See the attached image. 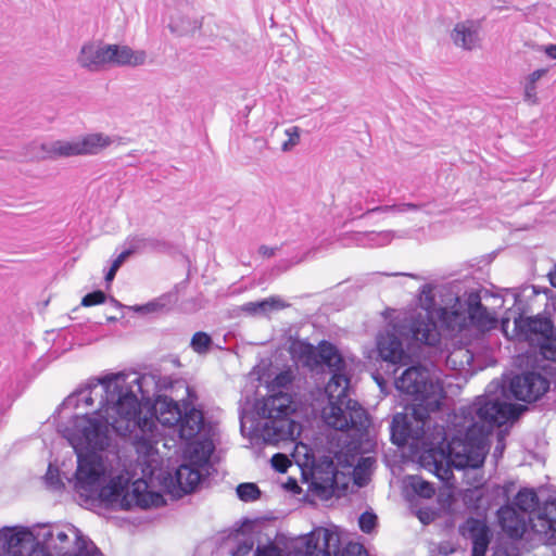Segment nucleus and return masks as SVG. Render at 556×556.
I'll return each instance as SVG.
<instances>
[{"instance_id": "1", "label": "nucleus", "mask_w": 556, "mask_h": 556, "mask_svg": "<svg viewBox=\"0 0 556 556\" xmlns=\"http://www.w3.org/2000/svg\"><path fill=\"white\" fill-rule=\"evenodd\" d=\"M144 379V377H136L132 381L128 382L123 374L97 378L91 380L84 389L68 395L63 401L62 407L64 409L77 408L80 402L86 406H91L93 404L92 391L101 386L100 407L93 413L94 416L91 417L88 413L80 416H87L91 420L105 425L108 429L111 427L121 437H127L138 427H141L143 430H150L153 426L151 419L138 418L136 416L139 408L137 393H141L142 399H149L142 390ZM77 416L74 415L67 422L60 424L59 431L61 432V428L67 426Z\"/></svg>"}, {"instance_id": "2", "label": "nucleus", "mask_w": 556, "mask_h": 556, "mask_svg": "<svg viewBox=\"0 0 556 556\" xmlns=\"http://www.w3.org/2000/svg\"><path fill=\"white\" fill-rule=\"evenodd\" d=\"M61 433L77 456L76 471L67 481L80 496L93 500L97 489L106 481V468L98 452L110 445L108 427L87 416H77L61 428Z\"/></svg>"}, {"instance_id": "3", "label": "nucleus", "mask_w": 556, "mask_h": 556, "mask_svg": "<svg viewBox=\"0 0 556 556\" xmlns=\"http://www.w3.org/2000/svg\"><path fill=\"white\" fill-rule=\"evenodd\" d=\"M526 409L527 407L523 405L505 403L498 397L478 396L471 405L464 408L465 418L471 419V424L466 430V439L479 445L495 427L517 419ZM458 446L459 451H455L454 446L448 447L451 464L454 468L477 469L483 465L485 458L483 448L473 446L471 443H459Z\"/></svg>"}, {"instance_id": "4", "label": "nucleus", "mask_w": 556, "mask_h": 556, "mask_svg": "<svg viewBox=\"0 0 556 556\" xmlns=\"http://www.w3.org/2000/svg\"><path fill=\"white\" fill-rule=\"evenodd\" d=\"M527 291H530L531 295L539 293L535 287H526L522 292L515 289L510 291L514 304L502 317V330L508 337L509 321L513 320V338L536 345L545 359L556 362V328L549 317L541 314L527 316L529 305L523 300V293Z\"/></svg>"}, {"instance_id": "5", "label": "nucleus", "mask_w": 556, "mask_h": 556, "mask_svg": "<svg viewBox=\"0 0 556 556\" xmlns=\"http://www.w3.org/2000/svg\"><path fill=\"white\" fill-rule=\"evenodd\" d=\"M350 384L348 371L330 377L325 387L328 405L323 408V418L334 430L353 429L363 434L369 426L368 415L357 401L349 397Z\"/></svg>"}, {"instance_id": "6", "label": "nucleus", "mask_w": 556, "mask_h": 556, "mask_svg": "<svg viewBox=\"0 0 556 556\" xmlns=\"http://www.w3.org/2000/svg\"><path fill=\"white\" fill-rule=\"evenodd\" d=\"M395 387L414 397L413 415L418 420L429 418L431 413L440 409L443 388L427 367L420 364L407 367L396 378Z\"/></svg>"}, {"instance_id": "7", "label": "nucleus", "mask_w": 556, "mask_h": 556, "mask_svg": "<svg viewBox=\"0 0 556 556\" xmlns=\"http://www.w3.org/2000/svg\"><path fill=\"white\" fill-rule=\"evenodd\" d=\"M292 396L282 391L271 392L256 404L260 417L265 419L262 433L265 441L279 442L290 439L293 434L294 422L290 415L295 412Z\"/></svg>"}, {"instance_id": "8", "label": "nucleus", "mask_w": 556, "mask_h": 556, "mask_svg": "<svg viewBox=\"0 0 556 556\" xmlns=\"http://www.w3.org/2000/svg\"><path fill=\"white\" fill-rule=\"evenodd\" d=\"M54 556H103L94 543L75 526L42 527L37 534Z\"/></svg>"}, {"instance_id": "9", "label": "nucleus", "mask_w": 556, "mask_h": 556, "mask_svg": "<svg viewBox=\"0 0 556 556\" xmlns=\"http://www.w3.org/2000/svg\"><path fill=\"white\" fill-rule=\"evenodd\" d=\"M294 556H369L363 544L349 542L341 548L337 531L319 527L311 531L299 542Z\"/></svg>"}, {"instance_id": "10", "label": "nucleus", "mask_w": 556, "mask_h": 556, "mask_svg": "<svg viewBox=\"0 0 556 556\" xmlns=\"http://www.w3.org/2000/svg\"><path fill=\"white\" fill-rule=\"evenodd\" d=\"M548 389L549 381L544 376L534 371H526L510 379L508 390L500 383H490L484 395L498 397L502 402L507 403L502 397H507V393H509L518 401L530 403L538 401Z\"/></svg>"}, {"instance_id": "11", "label": "nucleus", "mask_w": 556, "mask_h": 556, "mask_svg": "<svg viewBox=\"0 0 556 556\" xmlns=\"http://www.w3.org/2000/svg\"><path fill=\"white\" fill-rule=\"evenodd\" d=\"M113 142L112 138L101 134H88L74 140H55L41 143L42 159H62L80 155H96Z\"/></svg>"}, {"instance_id": "12", "label": "nucleus", "mask_w": 556, "mask_h": 556, "mask_svg": "<svg viewBox=\"0 0 556 556\" xmlns=\"http://www.w3.org/2000/svg\"><path fill=\"white\" fill-rule=\"evenodd\" d=\"M137 412L136 416L138 418L151 419L153 426L150 430L138 427L129 435L134 434L136 441H142L144 445H150L157 424L169 428L178 425L184 414V404L180 405L167 395H157L151 408L143 416L140 404Z\"/></svg>"}, {"instance_id": "13", "label": "nucleus", "mask_w": 556, "mask_h": 556, "mask_svg": "<svg viewBox=\"0 0 556 556\" xmlns=\"http://www.w3.org/2000/svg\"><path fill=\"white\" fill-rule=\"evenodd\" d=\"M292 352L307 366H327L331 376L348 371L345 359L329 341L323 340L317 348L309 342L296 341L292 344Z\"/></svg>"}, {"instance_id": "14", "label": "nucleus", "mask_w": 556, "mask_h": 556, "mask_svg": "<svg viewBox=\"0 0 556 556\" xmlns=\"http://www.w3.org/2000/svg\"><path fill=\"white\" fill-rule=\"evenodd\" d=\"M402 334L413 341L433 346L440 341L437 323L428 314H417L402 325Z\"/></svg>"}, {"instance_id": "15", "label": "nucleus", "mask_w": 556, "mask_h": 556, "mask_svg": "<svg viewBox=\"0 0 556 556\" xmlns=\"http://www.w3.org/2000/svg\"><path fill=\"white\" fill-rule=\"evenodd\" d=\"M428 419L418 420L413 414L410 418L406 414H396L390 426L392 442L404 446L409 440H421L426 434L425 427Z\"/></svg>"}, {"instance_id": "16", "label": "nucleus", "mask_w": 556, "mask_h": 556, "mask_svg": "<svg viewBox=\"0 0 556 556\" xmlns=\"http://www.w3.org/2000/svg\"><path fill=\"white\" fill-rule=\"evenodd\" d=\"M128 486V479L124 476L113 477L109 483L101 484L94 492V498H99L102 503L106 505H118L122 509L128 510L132 506V500H130V494L126 492ZM134 495L131 498H138V491L134 489Z\"/></svg>"}, {"instance_id": "17", "label": "nucleus", "mask_w": 556, "mask_h": 556, "mask_svg": "<svg viewBox=\"0 0 556 556\" xmlns=\"http://www.w3.org/2000/svg\"><path fill=\"white\" fill-rule=\"evenodd\" d=\"M482 20L467 18L456 23L451 30L452 42L465 51L480 48L482 41Z\"/></svg>"}, {"instance_id": "18", "label": "nucleus", "mask_w": 556, "mask_h": 556, "mask_svg": "<svg viewBox=\"0 0 556 556\" xmlns=\"http://www.w3.org/2000/svg\"><path fill=\"white\" fill-rule=\"evenodd\" d=\"M464 306L470 323L480 330H491L497 325L495 312L489 311L481 303L480 291H470L464 294Z\"/></svg>"}, {"instance_id": "19", "label": "nucleus", "mask_w": 556, "mask_h": 556, "mask_svg": "<svg viewBox=\"0 0 556 556\" xmlns=\"http://www.w3.org/2000/svg\"><path fill=\"white\" fill-rule=\"evenodd\" d=\"M108 43L102 41H87L77 54V64L79 67L91 72L99 73L109 68Z\"/></svg>"}, {"instance_id": "20", "label": "nucleus", "mask_w": 556, "mask_h": 556, "mask_svg": "<svg viewBox=\"0 0 556 556\" xmlns=\"http://www.w3.org/2000/svg\"><path fill=\"white\" fill-rule=\"evenodd\" d=\"M337 472L332 460H329L325 467H314L309 484L311 491L321 500H329L333 495L337 486Z\"/></svg>"}, {"instance_id": "21", "label": "nucleus", "mask_w": 556, "mask_h": 556, "mask_svg": "<svg viewBox=\"0 0 556 556\" xmlns=\"http://www.w3.org/2000/svg\"><path fill=\"white\" fill-rule=\"evenodd\" d=\"M462 534L472 541L471 556H485L491 541V531L486 522L468 518L460 528Z\"/></svg>"}, {"instance_id": "22", "label": "nucleus", "mask_w": 556, "mask_h": 556, "mask_svg": "<svg viewBox=\"0 0 556 556\" xmlns=\"http://www.w3.org/2000/svg\"><path fill=\"white\" fill-rule=\"evenodd\" d=\"M377 350L380 358L392 366L406 365L409 359L408 354L403 349L402 341L389 331L378 336Z\"/></svg>"}, {"instance_id": "23", "label": "nucleus", "mask_w": 556, "mask_h": 556, "mask_svg": "<svg viewBox=\"0 0 556 556\" xmlns=\"http://www.w3.org/2000/svg\"><path fill=\"white\" fill-rule=\"evenodd\" d=\"M34 535L28 529L4 528L0 530V546L12 556H24L33 546Z\"/></svg>"}, {"instance_id": "24", "label": "nucleus", "mask_w": 556, "mask_h": 556, "mask_svg": "<svg viewBox=\"0 0 556 556\" xmlns=\"http://www.w3.org/2000/svg\"><path fill=\"white\" fill-rule=\"evenodd\" d=\"M532 529L544 536L545 543L556 545V501L548 500L532 520Z\"/></svg>"}, {"instance_id": "25", "label": "nucleus", "mask_w": 556, "mask_h": 556, "mask_svg": "<svg viewBox=\"0 0 556 556\" xmlns=\"http://www.w3.org/2000/svg\"><path fill=\"white\" fill-rule=\"evenodd\" d=\"M109 67L112 66H140L146 63L147 53L143 50H134L125 45L108 43Z\"/></svg>"}, {"instance_id": "26", "label": "nucleus", "mask_w": 556, "mask_h": 556, "mask_svg": "<svg viewBox=\"0 0 556 556\" xmlns=\"http://www.w3.org/2000/svg\"><path fill=\"white\" fill-rule=\"evenodd\" d=\"M502 530L511 539H521L527 530L525 515L514 506L507 504L497 511Z\"/></svg>"}, {"instance_id": "27", "label": "nucleus", "mask_w": 556, "mask_h": 556, "mask_svg": "<svg viewBox=\"0 0 556 556\" xmlns=\"http://www.w3.org/2000/svg\"><path fill=\"white\" fill-rule=\"evenodd\" d=\"M204 426V416L202 410L190 407V403L184 402V414L178 421L179 438L189 441L195 438Z\"/></svg>"}, {"instance_id": "28", "label": "nucleus", "mask_w": 556, "mask_h": 556, "mask_svg": "<svg viewBox=\"0 0 556 556\" xmlns=\"http://www.w3.org/2000/svg\"><path fill=\"white\" fill-rule=\"evenodd\" d=\"M425 206V204L420 203H401V204H391V205H380L372 208H368L366 212L362 213L363 206L359 199H352L350 206V214L354 217H363L372 213H404L406 211H419Z\"/></svg>"}, {"instance_id": "29", "label": "nucleus", "mask_w": 556, "mask_h": 556, "mask_svg": "<svg viewBox=\"0 0 556 556\" xmlns=\"http://www.w3.org/2000/svg\"><path fill=\"white\" fill-rule=\"evenodd\" d=\"M202 468L190 464H182L175 473L178 488L185 493H191L202 479Z\"/></svg>"}, {"instance_id": "30", "label": "nucleus", "mask_w": 556, "mask_h": 556, "mask_svg": "<svg viewBox=\"0 0 556 556\" xmlns=\"http://www.w3.org/2000/svg\"><path fill=\"white\" fill-rule=\"evenodd\" d=\"M286 304L276 296H270L261 301L248 302L241 306V311L251 316H266L273 311L281 309Z\"/></svg>"}, {"instance_id": "31", "label": "nucleus", "mask_w": 556, "mask_h": 556, "mask_svg": "<svg viewBox=\"0 0 556 556\" xmlns=\"http://www.w3.org/2000/svg\"><path fill=\"white\" fill-rule=\"evenodd\" d=\"M168 27L173 34L188 36L193 35L201 28V21L185 15H178L170 20Z\"/></svg>"}, {"instance_id": "32", "label": "nucleus", "mask_w": 556, "mask_h": 556, "mask_svg": "<svg viewBox=\"0 0 556 556\" xmlns=\"http://www.w3.org/2000/svg\"><path fill=\"white\" fill-rule=\"evenodd\" d=\"M214 451L212 442H199L193 447L190 456V463L204 470L210 466V458Z\"/></svg>"}, {"instance_id": "33", "label": "nucleus", "mask_w": 556, "mask_h": 556, "mask_svg": "<svg viewBox=\"0 0 556 556\" xmlns=\"http://www.w3.org/2000/svg\"><path fill=\"white\" fill-rule=\"evenodd\" d=\"M515 505L525 515L539 505V496L532 489L523 488L516 494Z\"/></svg>"}, {"instance_id": "34", "label": "nucleus", "mask_w": 556, "mask_h": 556, "mask_svg": "<svg viewBox=\"0 0 556 556\" xmlns=\"http://www.w3.org/2000/svg\"><path fill=\"white\" fill-rule=\"evenodd\" d=\"M128 245L131 248L134 253L144 252L148 250H159L166 247L164 241L155 238H146L136 236L128 240Z\"/></svg>"}, {"instance_id": "35", "label": "nucleus", "mask_w": 556, "mask_h": 556, "mask_svg": "<svg viewBox=\"0 0 556 556\" xmlns=\"http://www.w3.org/2000/svg\"><path fill=\"white\" fill-rule=\"evenodd\" d=\"M408 480H409V486L413 489V491L418 496L424 497V498H431L434 495V493H435L434 486L430 482L424 480L421 477L409 476Z\"/></svg>"}, {"instance_id": "36", "label": "nucleus", "mask_w": 556, "mask_h": 556, "mask_svg": "<svg viewBox=\"0 0 556 556\" xmlns=\"http://www.w3.org/2000/svg\"><path fill=\"white\" fill-rule=\"evenodd\" d=\"M238 497L243 502H254L261 497V490L255 483H240L236 489Z\"/></svg>"}, {"instance_id": "37", "label": "nucleus", "mask_w": 556, "mask_h": 556, "mask_svg": "<svg viewBox=\"0 0 556 556\" xmlns=\"http://www.w3.org/2000/svg\"><path fill=\"white\" fill-rule=\"evenodd\" d=\"M370 247H383L389 244L395 237V231L383 230V231H368L365 233Z\"/></svg>"}, {"instance_id": "38", "label": "nucleus", "mask_w": 556, "mask_h": 556, "mask_svg": "<svg viewBox=\"0 0 556 556\" xmlns=\"http://www.w3.org/2000/svg\"><path fill=\"white\" fill-rule=\"evenodd\" d=\"M212 343V338L206 332L198 331L193 334L190 345L194 352L204 354L208 352Z\"/></svg>"}, {"instance_id": "39", "label": "nucleus", "mask_w": 556, "mask_h": 556, "mask_svg": "<svg viewBox=\"0 0 556 556\" xmlns=\"http://www.w3.org/2000/svg\"><path fill=\"white\" fill-rule=\"evenodd\" d=\"M45 481L48 488L54 491H60L64 489V483L60 478V471L58 468L53 467L51 464L48 467V470L45 476Z\"/></svg>"}, {"instance_id": "40", "label": "nucleus", "mask_w": 556, "mask_h": 556, "mask_svg": "<svg viewBox=\"0 0 556 556\" xmlns=\"http://www.w3.org/2000/svg\"><path fill=\"white\" fill-rule=\"evenodd\" d=\"M285 134L288 137V140L281 144V150L283 152H289L300 142V128L298 126H292L287 128Z\"/></svg>"}, {"instance_id": "41", "label": "nucleus", "mask_w": 556, "mask_h": 556, "mask_svg": "<svg viewBox=\"0 0 556 556\" xmlns=\"http://www.w3.org/2000/svg\"><path fill=\"white\" fill-rule=\"evenodd\" d=\"M428 457L432 458V463H433V473L440 479V480H447L450 478V476H452V470H451V467L448 464H444V457L442 456V458L440 460H437L433 455H429Z\"/></svg>"}, {"instance_id": "42", "label": "nucleus", "mask_w": 556, "mask_h": 556, "mask_svg": "<svg viewBox=\"0 0 556 556\" xmlns=\"http://www.w3.org/2000/svg\"><path fill=\"white\" fill-rule=\"evenodd\" d=\"M377 525V516L374 513L365 511L358 518V526L364 533H370Z\"/></svg>"}, {"instance_id": "43", "label": "nucleus", "mask_w": 556, "mask_h": 556, "mask_svg": "<svg viewBox=\"0 0 556 556\" xmlns=\"http://www.w3.org/2000/svg\"><path fill=\"white\" fill-rule=\"evenodd\" d=\"M106 300V295L103 291L97 290L86 294L81 300V305L89 307L98 304L104 303Z\"/></svg>"}, {"instance_id": "44", "label": "nucleus", "mask_w": 556, "mask_h": 556, "mask_svg": "<svg viewBox=\"0 0 556 556\" xmlns=\"http://www.w3.org/2000/svg\"><path fill=\"white\" fill-rule=\"evenodd\" d=\"M254 541L251 538H244L238 541L236 548L232 551V556H247L253 548Z\"/></svg>"}, {"instance_id": "45", "label": "nucleus", "mask_w": 556, "mask_h": 556, "mask_svg": "<svg viewBox=\"0 0 556 556\" xmlns=\"http://www.w3.org/2000/svg\"><path fill=\"white\" fill-rule=\"evenodd\" d=\"M271 466L278 472L283 473L288 470V467L290 466V460L286 455L277 453L271 457Z\"/></svg>"}, {"instance_id": "46", "label": "nucleus", "mask_w": 556, "mask_h": 556, "mask_svg": "<svg viewBox=\"0 0 556 556\" xmlns=\"http://www.w3.org/2000/svg\"><path fill=\"white\" fill-rule=\"evenodd\" d=\"M26 556H54L50 549L45 547V544L37 539V542L33 543V546L26 552Z\"/></svg>"}, {"instance_id": "47", "label": "nucleus", "mask_w": 556, "mask_h": 556, "mask_svg": "<svg viewBox=\"0 0 556 556\" xmlns=\"http://www.w3.org/2000/svg\"><path fill=\"white\" fill-rule=\"evenodd\" d=\"M255 556H282V553L278 546L268 544L264 546H257Z\"/></svg>"}, {"instance_id": "48", "label": "nucleus", "mask_w": 556, "mask_h": 556, "mask_svg": "<svg viewBox=\"0 0 556 556\" xmlns=\"http://www.w3.org/2000/svg\"><path fill=\"white\" fill-rule=\"evenodd\" d=\"M291 383V377L288 372H281L276 376V378L273 381V388L271 392H277L276 388L281 390L282 388H286L288 384Z\"/></svg>"}, {"instance_id": "49", "label": "nucleus", "mask_w": 556, "mask_h": 556, "mask_svg": "<svg viewBox=\"0 0 556 556\" xmlns=\"http://www.w3.org/2000/svg\"><path fill=\"white\" fill-rule=\"evenodd\" d=\"M309 253H311V252H306V253H304V255H303V256H301V257H294V258H292V260H290V261H288V260H282V261H280V262H279V264L277 265V268H278L279 270H281V271H286V270H288L291 266L296 265V264H300V263H302L304 260H306V257H307V255H308Z\"/></svg>"}, {"instance_id": "50", "label": "nucleus", "mask_w": 556, "mask_h": 556, "mask_svg": "<svg viewBox=\"0 0 556 556\" xmlns=\"http://www.w3.org/2000/svg\"><path fill=\"white\" fill-rule=\"evenodd\" d=\"M547 68H539L533 71L529 76L527 77L526 84L536 86V81L540 80L543 76L547 74Z\"/></svg>"}, {"instance_id": "51", "label": "nucleus", "mask_w": 556, "mask_h": 556, "mask_svg": "<svg viewBox=\"0 0 556 556\" xmlns=\"http://www.w3.org/2000/svg\"><path fill=\"white\" fill-rule=\"evenodd\" d=\"M525 100L531 103H536V86L525 85Z\"/></svg>"}, {"instance_id": "52", "label": "nucleus", "mask_w": 556, "mask_h": 556, "mask_svg": "<svg viewBox=\"0 0 556 556\" xmlns=\"http://www.w3.org/2000/svg\"><path fill=\"white\" fill-rule=\"evenodd\" d=\"M165 306L164 303L161 301H151L142 306H140L138 309L143 311L147 313L156 312L159 309H162Z\"/></svg>"}, {"instance_id": "53", "label": "nucleus", "mask_w": 556, "mask_h": 556, "mask_svg": "<svg viewBox=\"0 0 556 556\" xmlns=\"http://www.w3.org/2000/svg\"><path fill=\"white\" fill-rule=\"evenodd\" d=\"M131 254H134V252L131 251V248L128 245V249H126L125 251H123L112 263V265H114L115 267L119 268L123 263L126 261V258L128 256H130Z\"/></svg>"}, {"instance_id": "54", "label": "nucleus", "mask_w": 556, "mask_h": 556, "mask_svg": "<svg viewBox=\"0 0 556 556\" xmlns=\"http://www.w3.org/2000/svg\"><path fill=\"white\" fill-rule=\"evenodd\" d=\"M505 448V442L503 437H498L497 444L494 447L493 456L495 458L502 457Z\"/></svg>"}, {"instance_id": "55", "label": "nucleus", "mask_w": 556, "mask_h": 556, "mask_svg": "<svg viewBox=\"0 0 556 556\" xmlns=\"http://www.w3.org/2000/svg\"><path fill=\"white\" fill-rule=\"evenodd\" d=\"M277 250V248H270L263 244L258 248V253L264 257H271L276 254Z\"/></svg>"}, {"instance_id": "56", "label": "nucleus", "mask_w": 556, "mask_h": 556, "mask_svg": "<svg viewBox=\"0 0 556 556\" xmlns=\"http://www.w3.org/2000/svg\"><path fill=\"white\" fill-rule=\"evenodd\" d=\"M454 552L455 548L448 542H444L439 545V553L441 555L447 556Z\"/></svg>"}, {"instance_id": "57", "label": "nucleus", "mask_w": 556, "mask_h": 556, "mask_svg": "<svg viewBox=\"0 0 556 556\" xmlns=\"http://www.w3.org/2000/svg\"><path fill=\"white\" fill-rule=\"evenodd\" d=\"M543 49H544L545 54L549 59L556 60V45L555 43H551V45L544 46Z\"/></svg>"}, {"instance_id": "58", "label": "nucleus", "mask_w": 556, "mask_h": 556, "mask_svg": "<svg viewBox=\"0 0 556 556\" xmlns=\"http://www.w3.org/2000/svg\"><path fill=\"white\" fill-rule=\"evenodd\" d=\"M117 270H118L117 267H115L114 265H111L109 271L105 275V281L111 282L114 279Z\"/></svg>"}, {"instance_id": "59", "label": "nucleus", "mask_w": 556, "mask_h": 556, "mask_svg": "<svg viewBox=\"0 0 556 556\" xmlns=\"http://www.w3.org/2000/svg\"><path fill=\"white\" fill-rule=\"evenodd\" d=\"M544 293L546 294L547 300L551 301L553 308L556 309V296L553 295V291L551 289H545Z\"/></svg>"}, {"instance_id": "60", "label": "nucleus", "mask_w": 556, "mask_h": 556, "mask_svg": "<svg viewBox=\"0 0 556 556\" xmlns=\"http://www.w3.org/2000/svg\"><path fill=\"white\" fill-rule=\"evenodd\" d=\"M548 279L551 285L556 288V265L554 268L548 273Z\"/></svg>"}, {"instance_id": "61", "label": "nucleus", "mask_w": 556, "mask_h": 556, "mask_svg": "<svg viewBox=\"0 0 556 556\" xmlns=\"http://www.w3.org/2000/svg\"><path fill=\"white\" fill-rule=\"evenodd\" d=\"M492 556H510L506 551H496Z\"/></svg>"}, {"instance_id": "62", "label": "nucleus", "mask_w": 556, "mask_h": 556, "mask_svg": "<svg viewBox=\"0 0 556 556\" xmlns=\"http://www.w3.org/2000/svg\"><path fill=\"white\" fill-rule=\"evenodd\" d=\"M111 303L113 305H115L116 307H122V304L117 300H115L114 298H111Z\"/></svg>"}, {"instance_id": "63", "label": "nucleus", "mask_w": 556, "mask_h": 556, "mask_svg": "<svg viewBox=\"0 0 556 556\" xmlns=\"http://www.w3.org/2000/svg\"><path fill=\"white\" fill-rule=\"evenodd\" d=\"M106 320H108L109 323H114V321H116V320H117V318H116V317H108V318H106Z\"/></svg>"}, {"instance_id": "64", "label": "nucleus", "mask_w": 556, "mask_h": 556, "mask_svg": "<svg viewBox=\"0 0 556 556\" xmlns=\"http://www.w3.org/2000/svg\"><path fill=\"white\" fill-rule=\"evenodd\" d=\"M355 482H356V484H357V485H359V486H363V485H364V483H362L361 481H358V479H355Z\"/></svg>"}]
</instances>
